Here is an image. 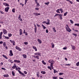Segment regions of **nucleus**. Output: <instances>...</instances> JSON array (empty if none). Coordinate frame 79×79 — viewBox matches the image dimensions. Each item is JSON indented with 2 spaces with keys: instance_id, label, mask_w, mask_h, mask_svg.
Instances as JSON below:
<instances>
[{
  "instance_id": "1",
  "label": "nucleus",
  "mask_w": 79,
  "mask_h": 79,
  "mask_svg": "<svg viewBox=\"0 0 79 79\" xmlns=\"http://www.w3.org/2000/svg\"><path fill=\"white\" fill-rule=\"evenodd\" d=\"M15 70H16V71H18L19 74H22V76H26V75L24 74V73L21 72V71L18 70V67H17L15 68Z\"/></svg>"
},
{
  "instance_id": "2",
  "label": "nucleus",
  "mask_w": 79,
  "mask_h": 79,
  "mask_svg": "<svg viewBox=\"0 0 79 79\" xmlns=\"http://www.w3.org/2000/svg\"><path fill=\"white\" fill-rule=\"evenodd\" d=\"M66 26H67V27H66V29L67 31H68V32H70L71 31V29H70L69 28V27L68 26V24L66 25Z\"/></svg>"
},
{
  "instance_id": "3",
  "label": "nucleus",
  "mask_w": 79,
  "mask_h": 79,
  "mask_svg": "<svg viewBox=\"0 0 79 79\" xmlns=\"http://www.w3.org/2000/svg\"><path fill=\"white\" fill-rule=\"evenodd\" d=\"M48 62L49 63H50V64H53L55 63V61L54 60L52 59H51L49 60L48 61Z\"/></svg>"
},
{
  "instance_id": "4",
  "label": "nucleus",
  "mask_w": 79,
  "mask_h": 79,
  "mask_svg": "<svg viewBox=\"0 0 79 79\" xmlns=\"http://www.w3.org/2000/svg\"><path fill=\"white\" fill-rule=\"evenodd\" d=\"M53 64H50V66H48V68L50 70H52V69H53Z\"/></svg>"
},
{
  "instance_id": "5",
  "label": "nucleus",
  "mask_w": 79,
  "mask_h": 79,
  "mask_svg": "<svg viewBox=\"0 0 79 79\" xmlns=\"http://www.w3.org/2000/svg\"><path fill=\"white\" fill-rule=\"evenodd\" d=\"M15 48L16 49V50H19V51H21V50H22V49H21V48L17 46H16L15 47Z\"/></svg>"
},
{
  "instance_id": "6",
  "label": "nucleus",
  "mask_w": 79,
  "mask_h": 79,
  "mask_svg": "<svg viewBox=\"0 0 79 79\" xmlns=\"http://www.w3.org/2000/svg\"><path fill=\"white\" fill-rule=\"evenodd\" d=\"M10 9V7H6L5 9V10L6 12H8V10Z\"/></svg>"
},
{
  "instance_id": "7",
  "label": "nucleus",
  "mask_w": 79,
  "mask_h": 79,
  "mask_svg": "<svg viewBox=\"0 0 79 79\" xmlns=\"http://www.w3.org/2000/svg\"><path fill=\"white\" fill-rule=\"evenodd\" d=\"M3 45L4 47L6 48V49H8V47H7V46H6V43L5 42L3 43Z\"/></svg>"
},
{
  "instance_id": "8",
  "label": "nucleus",
  "mask_w": 79,
  "mask_h": 79,
  "mask_svg": "<svg viewBox=\"0 0 79 79\" xmlns=\"http://www.w3.org/2000/svg\"><path fill=\"white\" fill-rule=\"evenodd\" d=\"M3 33L4 34H7V31H6V30L5 29H3Z\"/></svg>"
},
{
  "instance_id": "9",
  "label": "nucleus",
  "mask_w": 79,
  "mask_h": 79,
  "mask_svg": "<svg viewBox=\"0 0 79 79\" xmlns=\"http://www.w3.org/2000/svg\"><path fill=\"white\" fill-rule=\"evenodd\" d=\"M40 52H37L34 53L35 55H37L38 56H40Z\"/></svg>"
},
{
  "instance_id": "10",
  "label": "nucleus",
  "mask_w": 79,
  "mask_h": 79,
  "mask_svg": "<svg viewBox=\"0 0 79 79\" xmlns=\"http://www.w3.org/2000/svg\"><path fill=\"white\" fill-rule=\"evenodd\" d=\"M10 42L13 44V45L14 46L15 45V41H12V40H10Z\"/></svg>"
},
{
  "instance_id": "11",
  "label": "nucleus",
  "mask_w": 79,
  "mask_h": 79,
  "mask_svg": "<svg viewBox=\"0 0 79 79\" xmlns=\"http://www.w3.org/2000/svg\"><path fill=\"white\" fill-rule=\"evenodd\" d=\"M71 47H72V49L73 50H76V47L74 46L73 45H71Z\"/></svg>"
},
{
  "instance_id": "12",
  "label": "nucleus",
  "mask_w": 79,
  "mask_h": 79,
  "mask_svg": "<svg viewBox=\"0 0 79 79\" xmlns=\"http://www.w3.org/2000/svg\"><path fill=\"white\" fill-rule=\"evenodd\" d=\"M14 61L15 63H21V61H20V60H14Z\"/></svg>"
},
{
  "instance_id": "13",
  "label": "nucleus",
  "mask_w": 79,
  "mask_h": 79,
  "mask_svg": "<svg viewBox=\"0 0 79 79\" xmlns=\"http://www.w3.org/2000/svg\"><path fill=\"white\" fill-rule=\"evenodd\" d=\"M10 54H9L10 56H13V52L11 50L10 51Z\"/></svg>"
},
{
  "instance_id": "14",
  "label": "nucleus",
  "mask_w": 79,
  "mask_h": 79,
  "mask_svg": "<svg viewBox=\"0 0 79 79\" xmlns=\"http://www.w3.org/2000/svg\"><path fill=\"white\" fill-rule=\"evenodd\" d=\"M19 31V32H20V35H22V34H23V31H22V29H20Z\"/></svg>"
},
{
  "instance_id": "15",
  "label": "nucleus",
  "mask_w": 79,
  "mask_h": 79,
  "mask_svg": "<svg viewBox=\"0 0 79 79\" xmlns=\"http://www.w3.org/2000/svg\"><path fill=\"white\" fill-rule=\"evenodd\" d=\"M40 73L39 72H36V76H37V77H40V75H39Z\"/></svg>"
},
{
  "instance_id": "16",
  "label": "nucleus",
  "mask_w": 79,
  "mask_h": 79,
  "mask_svg": "<svg viewBox=\"0 0 79 79\" xmlns=\"http://www.w3.org/2000/svg\"><path fill=\"white\" fill-rule=\"evenodd\" d=\"M34 15H35V16H39V15H40V13H34Z\"/></svg>"
},
{
  "instance_id": "17",
  "label": "nucleus",
  "mask_w": 79,
  "mask_h": 79,
  "mask_svg": "<svg viewBox=\"0 0 79 79\" xmlns=\"http://www.w3.org/2000/svg\"><path fill=\"white\" fill-rule=\"evenodd\" d=\"M47 21L48 23H46V24L47 25H49V24H50V19H47Z\"/></svg>"
},
{
  "instance_id": "18",
  "label": "nucleus",
  "mask_w": 79,
  "mask_h": 79,
  "mask_svg": "<svg viewBox=\"0 0 79 79\" xmlns=\"http://www.w3.org/2000/svg\"><path fill=\"white\" fill-rule=\"evenodd\" d=\"M14 66H13L12 68H13V69H15L16 68V65L14 64Z\"/></svg>"
},
{
  "instance_id": "19",
  "label": "nucleus",
  "mask_w": 79,
  "mask_h": 79,
  "mask_svg": "<svg viewBox=\"0 0 79 79\" xmlns=\"http://www.w3.org/2000/svg\"><path fill=\"white\" fill-rule=\"evenodd\" d=\"M63 16V15L61 14H55V15H54V17L55 18L56 16Z\"/></svg>"
},
{
  "instance_id": "20",
  "label": "nucleus",
  "mask_w": 79,
  "mask_h": 79,
  "mask_svg": "<svg viewBox=\"0 0 79 79\" xmlns=\"http://www.w3.org/2000/svg\"><path fill=\"white\" fill-rule=\"evenodd\" d=\"M3 76L5 77H9V75L8 74H5L3 75Z\"/></svg>"
},
{
  "instance_id": "21",
  "label": "nucleus",
  "mask_w": 79,
  "mask_h": 79,
  "mask_svg": "<svg viewBox=\"0 0 79 79\" xmlns=\"http://www.w3.org/2000/svg\"><path fill=\"white\" fill-rule=\"evenodd\" d=\"M32 48H33V49H34V50H35V51H37V48H36V47L35 46H33Z\"/></svg>"
},
{
  "instance_id": "22",
  "label": "nucleus",
  "mask_w": 79,
  "mask_h": 79,
  "mask_svg": "<svg viewBox=\"0 0 79 79\" xmlns=\"http://www.w3.org/2000/svg\"><path fill=\"white\" fill-rule=\"evenodd\" d=\"M23 56L24 58H27V55L23 54Z\"/></svg>"
},
{
  "instance_id": "23",
  "label": "nucleus",
  "mask_w": 79,
  "mask_h": 79,
  "mask_svg": "<svg viewBox=\"0 0 79 79\" xmlns=\"http://www.w3.org/2000/svg\"><path fill=\"white\" fill-rule=\"evenodd\" d=\"M2 34H3V32H1L0 33V39H2Z\"/></svg>"
},
{
  "instance_id": "24",
  "label": "nucleus",
  "mask_w": 79,
  "mask_h": 79,
  "mask_svg": "<svg viewBox=\"0 0 79 79\" xmlns=\"http://www.w3.org/2000/svg\"><path fill=\"white\" fill-rule=\"evenodd\" d=\"M51 45L52 46V48H54L55 47V44L53 43H51Z\"/></svg>"
},
{
  "instance_id": "25",
  "label": "nucleus",
  "mask_w": 79,
  "mask_h": 79,
  "mask_svg": "<svg viewBox=\"0 0 79 79\" xmlns=\"http://www.w3.org/2000/svg\"><path fill=\"white\" fill-rule=\"evenodd\" d=\"M59 10H60V11L61 13H63V12L64 11H63V9H62V8H60L59 9Z\"/></svg>"
},
{
  "instance_id": "26",
  "label": "nucleus",
  "mask_w": 79,
  "mask_h": 79,
  "mask_svg": "<svg viewBox=\"0 0 79 79\" xmlns=\"http://www.w3.org/2000/svg\"><path fill=\"white\" fill-rule=\"evenodd\" d=\"M37 41H38V42L40 43V44H42V41L40 39H38Z\"/></svg>"
},
{
  "instance_id": "27",
  "label": "nucleus",
  "mask_w": 79,
  "mask_h": 79,
  "mask_svg": "<svg viewBox=\"0 0 79 79\" xmlns=\"http://www.w3.org/2000/svg\"><path fill=\"white\" fill-rule=\"evenodd\" d=\"M12 75L13 76H15V72H14V71H12Z\"/></svg>"
},
{
  "instance_id": "28",
  "label": "nucleus",
  "mask_w": 79,
  "mask_h": 79,
  "mask_svg": "<svg viewBox=\"0 0 79 79\" xmlns=\"http://www.w3.org/2000/svg\"><path fill=\"white\" fill-rule=\"evenodd\" d=\"M41 73H42V74H45L46 73V72H45L43 71H41Z\"/></svg>"
},
{
  "instance_id": "29",
  "label": "nucleus",
  "mask_w": 79,
  "mask_h": 79,
  "mask_svg": "<svg viewBox=\"0 0 79 79\" xmlns=\"http://www.w3.org/2000/svg\"><path fill=\"white\" fill-rule=\"evenodd\" d=\"M56 12L58 13H60V9H58L56 10Z\"/></svg>"
},
{
  "instance_id": "30",
  "label": "nucleus",
  "mask_w": 79,
  "mask_h": 79,
  "mask_svg": "<svg viewBox=\"0 0 79 79\" xmlns=\"http://www.w3.org/2000/svg\"><path fill=\"white\" fill-rule=\"evenodd\" d=\"M52 29H53V31H54V32H56V30H55V27H54L52 28Z\"/></svg>"
},
{
  "instance_id": "31",
  "label": "nucleus",
  "mask_w": 79,
  "mask_h": 79,
  "mask_svg": "<svg viewBox=\"0 0 79 79\" xmlns=\"http://www.w3.org/2000/svg\"><path fill=\"white\" fill-rule=\"evenodd\" d=\"M42 63L43 64H44V65H45V64H46V63L45 62V61L44 60H42Z\"/></svg>"
},
{
  "instance_id": "32",
  "label": "nucleus",
  "mask_w": 79,
  "mask_h": 79,
  "mask_svg": "<svg viewBox=\"0 0 79 79\" xmlns=\"http://www.w3.org/2000/svg\"><path fill=\"white\" fill-rule=\"evenodd\" d=\"M49 3H50V2H47L45 3L44 4H45V5H49Z\"/></svg>"
},
{
  "instance_id": "33",
  "label": "nucleus",
  "mask_w": 79,
  "mask_h": 79,
  "mask_svg": "<svg viewBox=\"0 0 79 79\" xmlns=\"http://www.w3.org/2000/svg\"><path fill=\"white\" fill-rule=\"evenodd\" d=\"M42 27H43V29H46V28H47V27H45V26L44 25L42 24Z\"/></svg>"
},
{
  "instance_id": "34",
  "label": "nucleus",
  "mask_w": 79,
  "mask_h": 79,
  "mask_svg": "<svg viewBox=\"0 0 79 79\" xmlns=\"http://www.w3.org/2000/svg\"><path fill=\"white\" fill-rule=\"evenodd\" d=\"M59 17L60 19H63V17H62V16L61 15H59Z\"/></svg>"
},
{
  "instance_id": "35",
  "label": "nucleus",
  "mask_w": 79,
  "mask_h": 79,
  "mask_svg": "<svg viewBox=\"0 0 79 79\" xmlns=\"http://www.w3.org/2000/svg\"><path fill=\"white\" fill-rule=\"evenodd\" d=\"M54 73H58V72L56 70L54 69Z\"/></svg>"
},
{
  "instance_id": "36",
  "label": "nucleus",
  "mask_w": 79,
  "mask_h": 79,
  "mask_svg": "<svg viewBox=\"0 0 79 79\" xmlns=\"http://www.w3.org/2000/svg\"><path fill=\"white\" fill-rule=\"evenodd\" d=\"M12 11L13 13H15V9L14 8L12 9Z\"/></svg>"
},
{
  "instance_id": "37",
  "label": "nucleus",
  "mask_w": 79,
  "mask_h": 79,
  "mask_svg": "<svg viewBox=\"0 0 79 79\" xmlns=\"http://www.w3.org/2000/svg\"><path fill=\"white\" fill-rule=\"evenodd\" d=\"M34 58H37L38 60H39V57L38 56H36L35 57H34Z\"/></svg>"
},
{
  "instance_id": "38",
  "label": "nucleus",
  "mask_w": 79,
  "mask_h": 79,
  "mask_svg": "<svg viewBox=\"0 0 79 79\" xmlns=\"http://www.w3.org/2000/svg\"><path fill=\"white\" fill-rule=\"evenodd\" d=\"M12 35V34H8V37H10Z\"/></svg>"
},
{
  "instance_id": "39",
  "label": "nucleus",
  "mask_w": 79,
  "mask_h": 79,
  "mask_svg": "<svg viewBox=\"0 0 79 79\" xmlns=\"http://www.w3.org/2000/svg\"><path fill=\"white\" fill-rule=\"evenodd\" d=\"M37 32V28H35V33H36Z\"/></svg>"
},
{
  "instance_id": "40",
  "label": "nucleus",
  "mask_w": 79,
  "mask_h": 79,
  "mask_svg": "<svg viewBox=\"0 0 79 79\" xmlns=\"http://www.w3.org/2000/svg\"><path fill=\"white\" fill-rule=\"evenodd\" d=\"M67 14H68V12H66L64 14V16H66V15H67Z\"/></svg>"
},
{
  "instance_id": "41",
  "label": "nucleus",
  "mask_w": 79,
  "mask_h": 79,
  "mask_svg": "<svg viewBox=\"0 0 79 79\" xmlns=\"http://www.w3.org/2000/svg\"><path fill=\"white\" fill-rule=\"evenodd\" d=\"M4 37H5V38L6 39H10V38L8 36H4Z\"/></svg>"
},
{
  "instance_id": "42",
  "label": "nucleus",
  "mask_w": 79,
  "mask_h": 79,
  "mask_svg": "<svg viewBox=\"0 0 79 79\" xmlns=\"http://www.w3.org/2000/svg\"><path fill=\"white\" fill-rule=\"evenodd\" d=\"M76 66H79V62H78L76 64Z\"/></svg>"
},
{
  "instance_id": "43",
  "label": "nucleus",
  "mask_w": 79,
  "mask_h": 79,
  "mask_svg": "<svg viewBox=\"0 0 79 79\" xmlns=\"http://www.w3.org/2000/svg\"><path fill=\"white\" fill-rule=\"evenodd\" d=\"M64 74V73H59V75H63V74Z\"/></svg>"
},
{
  "instance_id": "44",
  "label": "nucleus",
  "mask_w": 79,
  "mask_h": 79,
  "mask_svg": "<svg viewBox=\"0 0 79 79\" xmlns=\"http://www.w3.org/2000/svg\"><path fill=\"white\" fill-rule=\"evenodd\" d=\"M70 21L71 22L72 24H73V23H74L73 21L72 20H70Z\"/></svg>"
},
{
  "instance_id": "45",
  "label": "nucleus",
  "mask_w": 79,
  "mask_h": 79,
  "mask_svg": "<svg viewBox=\"0 0 79 79\" xmlns=\"http://www.w3.org/2000/svg\"><path fill=\"white\" fill-rule=\"evenodd\" d=\"M75 26H79V23H75L74 24Z\"/></svg>"
},
{
  "instance_id": "46",
  "label": "nucleus",
  "mask_w": 79,
  "mask_h": 79,
  "mask_svg": "<svg viewBox=\"0 0 79 79\" xmlns=\"http://www.w3.org/2000/svg\"><path fill=\"white\" fill-rule=\"evenodd\" d=\"M57 77H52L53 79H57Z\"/></svg>"
},
{
  "instance_id": "47",
  "label": "nucleus",
  "mask_w": 79,
  "mask_h": 79,
  "mask_svg": "<svg viewBox=\"0 0 79 79\" xmlns=\"http://www.w3.org/2000/svg\"><path fill=\"white\" fill-rule=\"evenodd\" d=\"M72 34L73 35H74L75 37L77 36V34H75V33H73Z\"/></svg>"
},
{
  "instance_id": "48",
  "label": "nucleus",
  "mask_w": 79,
  "mask_h": 79,
  "mask_svg": "<svg viewBox=\"0 0 79 79\" xmlns=\"http://www.w3.org/2000/svg\"><path fill=\"white\" fill-rule=\"evenodd\" d=\"M24 44H25V45H27V44H28V42H25L24 43Z\"/></svg>"
},
{
  "instance_id": "49",
  "label": "nucleus",
  "mask_w": 79,
  "mask_h": 79,
  "mask_svg": "<svg viewBox=\"0 0 79 79\" xmlns=\"http://www.w3.org/2000/svg\"><path fill=\"white\" fill-rule=\"evenodd\" d=\"M63 50H67V47H65L63 48Z\"/></svg>"
},
{
  "instance_id": "50",
  "label": "nucleus",
  "mask_w": 79,
  "mask_h": 79,
  "mask_svg": "<svg viewBox=\"0 0 79 79\" xmlns=\"http://www.w3.org/2000/svg\"><path fill=\"white\" fill-rule=\"evenodd\" d=\"M0 13L1 14H4L5 13L3 11H0Z\"/></svg>"
},
{
  "instance_id": "51",
  "label": "nucleus",
  "mask_w": 79,
  "mask_h": 79,
  "mask_svg": "<svg viewBox=\"0 0 79 79\" xmlns=\"http://www.w3.org/2000/svg\"><path fill=\"white\" fill-rule=\"evenodd\" d=\"M24 74H27V72L26 71H24Z\"/></svg>"
},
{
  "instance_id": "52",
  "label": "nucleus",
  "mask_w": 79,
  "mask_h": 79,
  "mask_svg": "<svg viewBox=\"0 0 79 79\" xmlns=\"http://www.w3.org/2000/svg\"><path fill=\"white\" fill-rule=\"evenodd\" d=\"M43 23H45V24H47V22L46 21H44L43 22Z\"/></svg>"
},
{
  "instance_id": "53",
  "label": "nucleus",
  "mask_w": 79,
  "mask_h": 79,
  "mask_svg": "<svg viewBox=\"0 0 79 79\" xmlns=\"http://www.w3.org/2000/svg\"><path fill=\"white\" fill-rule=\"evenodd\" d=\"M2 69H3V70H4V71H6V69H5V68H2Z\"/></svg>"
},
{
  "instance_id": "54",
  "label": "nucleus",
  "mask_w": 79,
  "mask_h": 79,
  "mask_svg": "<svg viewBox=\"0 0 79 79\" xmlns=\"http://www.w3.org/2000/svg\"><path fill=\"white\" fill-rule=\"evenodd\" d=\"M3 42L2 41L0 42V44H3Z\"/></svg>"
},
{
  "instance_id": "55",
  "label": "nucleus",
  "mask_w": 79,
  "mask_h": 79,
  "mask_svg": "<svg viewBox=\"0 0 79 79\" xmlns=\"http://www.w3.org/2000/svg\"><path fill=\"white\" fill-rule=\"evenodd\" d=\"M46 33H48V29H46Z\"/></svg>"
},
{
  "instance_id": "56",
  "label": "nucleus",
  "mask_w": 79,
  "mask_h": 79,
  "mask_svg": "<svg viewBox=\"0 0 79 79\" xmlns=\"http://www.w3.org/2000/svg\"><path fill=\"white\" fill-rule=\"evenodd\" d=\"M65 65L66 66H70V65H71V64H65Z\"/></svg>"
},
{
  "instance_id": "57",
  "label": "nucleus",
  "mask_w": 79,
  "mask_h": 79,
  "mask_svg": "<svg viewBox=\"0 0 79 79\" xmlns=\"http://www.w3.org/2000/svg\"><path fill=\"white\" fill-rule=\"evenodd\" d=\"M10 61L11 62V63H13V62L12 60H10Z\"/></svg>"
},
{
  "instance_id": "58",
  "label": "nucleus",
  "mask_w": 79,
  "mask_h": 79,
  "mask_svg": "<svg viewBox=\"0 0 79 79\" xmlns=\"http://www.w3.org/2000/svg\"><path fill=\"white\" fill-rule=\"evenodd\" d=\"M35 10H39V8H35Z\"/></svg>"
},
{
  "instance_id": "59",
  "label": "nucleus",
  "mask_w": 79,
  "mask_h": 79,
  "mask_svg": "<svg viewBox=\"0 0 79 79\" xmlns=\"http://www.w3.org/2000/svg\"><path fill=\"white\" fill-rule=\"evenodd\" d=\"M37 5L38 6H40V4H39V3H37Z\"/></svg>"
},
{
  "instance_id": "60",
  "label": "nucleus",
  "mask_w": 79,
  "mask_h": 79,
  "mask_svg": "<svg viewBox=\"0 0 79 79\" xmlns=\"http://www.w3.org/2000/svg\"><path fill=\"white\" fill-rule=\"evenodd\" d=\"M3 5H4V6H6V3H3Z\"/></svg>"
},
{
  "instance_id": "61",
  "label": "nucleus",
  "mask_w": 79,
  "mask_h": 79,
  "mask_svg": "<svg viewBox=\"0 0 79 79\" xmlns=\"http://www.w3.org/2000/svg\"><path fill=\"white\" fill-rule=\"evenodd\" d=\"M26 30H24V31H23V34H25V33H26Z\"/></svg>"
},
{
  "instance_id": "62",
  "label": "nucleus",
  "mask_w": 79,
  "mask_h": 79,
  "mask_svg": "<svg viewBox=\"0 0 79 79\" xmlns=\"http://www.w3.org/2000/svg\"><path fill=\"white\" fill-rule=\"evenodd\" d=\"M69 2L71 4H73V2L72 1H69Z\"/></svg>"
},
{
  "instance_id": "63",
  "label": "nucleus",
  "mask_w": 79,
  "mask_h": 79,
  "mask_svg": "<svg viewBox=\"0 0 79 79\" xmlns=\"http://www.w3.org/2000/svg\"><path fill=\"white\" fill-rule=\"evenodd\" d=\"M6 6H9V4L6 3Z\"/></svg>"
},
{
  "instance_id": "64",
  "label": "nucleus",
  "mask_w": 79,
  "mask_h": 79,
  "mask_svg": "<svg viewBox=\"0 0 79 79\" xmlns=\"http://www.w3.org/2000/svg\"><path fill=\"white\" fill-rule=\"evenodd\" d=\"M19 18H21V15H19V16L18 19H19Z\"/></svg>"
}]
</instances>
